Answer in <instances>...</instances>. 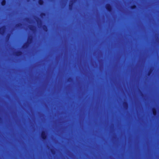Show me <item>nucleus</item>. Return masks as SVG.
Wrapping results in <instances>:
<instances>
[{"mask_svg": "<svg viewBox=\"0 0 159 159\" xmlns=\"http://www.w3.org/2000/svg\"><path fill=\"white\" fill-rule=\"evenodd\" d=\"M33 40L32 37H29L28 39L27 43H25L22 46V48L24 49H25L27 48L29 46V45L31 43Z\"/></svg>", "mask_w": 159, "mask_h": 159, "instance_id": "f257e3e1", "label": "nucleus"}, {"mask_svg": "<svg viewBox=\"0 0 159 159\" xmlns=\"http://www.w3.org/2000/svg\"><path fill=\"white\" fill-rule=\"evenodd\" d=\"M41 138L43 140H45L47 138V135L45 131H43L41 133Z\"/></svg>", "mask_w": 159, "mask_h": 159, "instance_id": "f03ea898", "label": "nucleus"}, {"mask_svg": "<svg viewBox=\"0 0 159 159\" xmlns=\"http://www.w3.org/2000/svg\"><path fill=\"white\" fill-rule=\"evenodd\" d=\"M106 8L107 11L109 12H111L112 11V9L111 5L109 3H107L106 5Z\"/></svg>", "mask_w": 159, "mask_h": 159, "instance_id": "7ed1b4c3", "label": "nucleus"}, {"mask_svg": "<svg viewBox=\"0 0 159 159\" xmlns=\"http://www.w3.org/2000/svg\"><path fill=\"white\" fill-rule=\"evenodd\" d=\"M6 27L5 26H3L0 28V34L3 35L5 32Z\"/></svg>", "mask_w": 159, "mask_h": 159, "instance_id": "20e7f679", "label": "nucleus"}, {"mask_svg": "<svg viewBox=\"0 0 159 159\" xmlns=\"http://www.w3.org/2000/svg\"><path fill=\"white\" fill-rule=\"evenodd\" d=\"M152 112L154 116H156L157 113V110L156 108H153L152 109Z\"/></svg>", "mask_w": 159, "mask_h": 159, "instance_id": "39448f33", "label": "nucleus"}, {"mask_svg": "<svg viewBox=\"0 0 159 159\" xmlns=\"http://www.w3.org/2000/svg\"><path fill=\"white\" fill-rule=\"evenodd\" d=\"M23 52L21 51H18L16 52L15 55L17 57L21 56Z\"/></svg>", "mask_w": 159, "mask_h": 159, "instance_id": "423d86ee", "label": "nucleus"}, {"mask_svg": "<svg viewBox=\"0 0 159 159\" xmlns=\"http://www.w3.org/2000/svg\"><path fill=\"white\" fill-rule=\"evenodd\" d=\"M74 4V2L73 1H71V3H70L69 5V9L72 10L73 9V6Z\"/></svg>", "mask_w": 159, "mask_h": 159, "instance_id": "0eeeda50", "label": "nucleus"}, {"mask_svg": "<svg viewBox=\"0 0 159 159\" xmlns=\"http://www.w3.org/2000/svg\"><path fill=\"white\" fill-rule=\"evenodd\" d=\"M43 30H44V31H45V32L48 31V28H47V26L46 25H43Z\"/></svg>", "mask_w": 159, "mask_h": 159, "instance_id": "6e6552de", "label": "nucleus"}, {"mask_svg": "<svg viewBox=\"0 0 159 159\" xmlns=\"http://www.w3.org/2000/svg\"><path fill=\"white\" fill-rule=\"evenodd\" d=\"M1 5L3 6H4L6 4V0H2L1 2Z\"/></svg>", "mask_w": 159, "mask_h": 159, "instance_id": "1a4fd4ad", "label": "nucleus"}, {"mask_svg": "<svg viewBox=\"0 0 159 159\" xmlns=\"http://www.w3.org/2000/svg\"><path fill=\"white\" fill-rule=\"evenodd\" d=\"M44 1L43 0H38V3L40 5H43L44 4Z\"/></svg>", "mask_w": 159, "mask_h": 159, "instance_id": "9d476101", "label": "nucleus"}, {"mask_svg": "<svg viewBox=\"0 0 159 159\" xmlns=\"http://www.w3.org/2000/svg\"><path fill=\"white\" fill-rule=\"evenodd\" d=\"M130 8H131V9H133V10L134 9H135L137 8V6L135 4H134V5H132L131 6Z\"/></svg>", "mask_w": 159, "mask_h": 159, "instance_id": "9b49d317", "label": "nucleus"}, {"mask_svg": "<svg viewBox=\"0 0 159 159\" xmlns=\"http://www.w3.org/2000/svg\"><path fill=\"white\" fill-rule=\"evenodd\" d=\"M152 69H150V70H149L148 72V76L150 75L152 73Z\"/></svg>", "mask_w": 159, "mask_h": 159, "instance_id": "f8f14e48", "label": "nucleus"}, {"mask_svg": "<svg viewBox=\"0 0 159 159\" xmlns=\"http://www.w3.org/2000/svg\"><path fill=\"white\" fill-rule=\"evenodd\" d=\"M22 25V24L21 23H19L16 25V27H20V26Z\"/></svg>", "mask_w": 159, "mask_h": 159, "instance_id": "ddd939ff", "label": "nucleus"}, {"mask_svg": "<svg viewBox=\"0 0 159 159\" xmlns=\"http://www.w3.org/2000/svg\"><path fill=\"white\" fill-rule=\"evenodd\" d=\"M123 104H124V106L125 107H127V106H128V103L126 102H124L123 103Z\"/></svg>", "mask_w": 159, "mask_h": 159, "instance_id": "4468645a", "label": "nucleus"}, {"mask_svg": "<svg viewBox=\"0 0 159 159\" xmlns=\"http://www.w3.org/2000/svg\"><path fill=\"white\" fill-rule=\"evenodd\" d=\"M46 16V14L44 12H42L40 14V16L41 17L44 16Z\"/></svg>", "mask_w": 159, "mask_h": 159, "instance_id": "2eb2a0df", "label": "nucleus"}, {"mask_svg": "<svg viewBox=\"0 0 159 159\" xmlns=\"http://www.w3.org/2000/svg\"><path fill=\"white\" fill-rule=\"evenodd\" d=\"M51 151L52 154H54L55 153V151L53 149H51Z\"/></svg>", "mask_w": 159, "mask_h": 159, "instance_id": "dca6fc26", "label": "nucleus"}, {"mask_svg": "<svg viewBox=\"0 0 159 159\" xmlns=\"http://www.w3.org/2000/svg\"><path fill=\"white\" fill-rule=\"evenodd\" d=\"M10 34H8L7 36V37L8 39H9V37H10Z\"/></svg>", "mask_w": 159, "mask_h": 159, "instance_id": "f3484780", "label": "nucleus"}, {"mask_svg": "<svg viewBox=\"0 0 159 159\" xmlns=\"http://www.w3.org/2000/svg\"><path fill=\"white\" fill-rule=\"evenodd\" d=\"M72 80V78H69L68 79V81H70V80Z\"/></svg>", "mask_w": 159, "mask_h": 159, "instance_id": "a211bd4d", "label": "nucleus"}, {"mask_svg": "<svg viewBox=\"0 0 159 159\" xmlns=\"http://www.w3.org/2000/svg\"><path fill=\"white\" fill-rule=\"evenodd\" d=\"M30 29L31 30H33V29H32V27H30Z\"/></svg>", "mask_w": 159, "mask_h": 159, "instance_id": "6ab92c4d", "label": "nucleus"}, {"mask_svg": "<svg viewBox=\"0 0 159 159\" xmlns=\"http://www.w3.org/2000/svg\"><path fill=\"white\" fill-rule=\"evenodd\" d=\"M37 22L38 23V20H37Z\"/></svg>", "mask_w": 159, "mask_h": 159, "instance_id": "aec40b11", "label": "nucleus"}, {"mask_svg": "<svg viewBox=\"0 0 159 159\" xmlns=\"http://www.w3.org/2000/svg\"><path fill=\"white\" fill-rule=\"evenodd\" d=\"M38 19H39V20H40L39 19V18H38Z\"/></svg>", "mask_w": 159, "mask_h": 159, "instance_id": "412c9836", "label": "nucleus"}, {"mask_svg": "<svg viewBox=\"0 0 159 159\" xmlns=\"http://www.w3.org/2000/svg\"><path fill=\"white\" fill-rule=\"evenodd\" d=\"M28 1H29V0H27Z\"/></svg>", "mask_w": 159, "mask_h": 159, "instance_id": "4be33fe9", "label": "nucleus"}]
</instances>
